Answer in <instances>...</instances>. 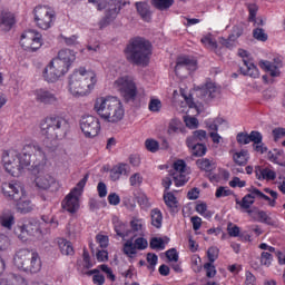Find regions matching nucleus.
I'll use <instances>...</instances> for the list:
<instances>
[{"mask_svg": "<svg viewBox=\"0 0 285 285\" xmlns=\"http://www.w3.org/2000/svg\"><path fill=\"white\" fill-rule=\"evenodd\" d=\"M55 149L50 146L27 144L22 148V153L14 149L3 150L1 155L2 166L11 177H21L26 173V168L33 164L35 168L46 166L48 157Z\"/></svg>", "mask_w": 285, "mask_h": 285, "instance_id": "obj_1", "label": "nucleus"}, {"mask_svg": "<svg viewBox=\"0 0 285 285\" xmlns=\"http://www.w3.org/2000/svg\"><path fill=\"white\" fill-rule=\"evenodd\" d=\"M94 110L108 124H119L126 115L124 102L115 96L99 97L95 100Z\"/></svg>", "mask_w": 285, "mask_h": 285, "instance_id": "obj_2", "label": "nucleus"}, {"mask_svg": "<svg viewBox=\"0 0 285 285\" xmlns=\"http://www.w3.org/2000/svg\"><path fill=\"white\" fill-rule=\"evenodd\" d=\"M97 86V73L92 70H86L80 67L76 69L69 77V92L73 97H86L95 90Z\"/></svg>", "mask_w": 285, "mask_h": 285, "instance_id": "obj_3", "label": "nucleus"}, {"mask_svg": "<svg viewBox=\"0 0 285 285\" xmlns=\"http://www.w3.org/2000/svg\"><path fill=\"white\" fill-rule=\"evenodd\" d=\"M125 57L134 66H147L153 57V43L141 37L131 39L124 50Z\"/></svg>", "mask_w": 285, "mask_h": 285, "instance_id": "obj_4", "label": "nucleus"}, {"mask_svg": "<svg viewBox=\"0 0 285 285\" xmlns=\"http://www.w3.org/2000/svg\"><path fill=\"white\" fill-rule=\"evenodd\" d=\"M2 193L7 199L16 202V208L18 213L28 215L35 210V204L30 200L28 193L23 188V185L19 181H11L2 184Z\"/></svg>", "mask_w": 285, "mask_h": 285, "instance_id": "obj_5", "label": "nucleus"}, {"mask_svg": "<svg viewBox=\"0 0 285 285\" xmlns=\"http://www.w3.org/2000/svg\"><path fill=\"white\" fill-rule=\"evenodd\" d=\"M39 128L47 139H63L70 130V122L61 116H49L40 120Z\"/></svg>", "mask_w": 285, "mask_h": 285, "instance_id": "obj_6", "label": "nucleus"}, {"mask_svg": "<svg viewBox=\"0 0 285 285\" xmlns=\"http://www.w3.org/2000/svg\"><path fill=\"white\" fill-rule=\"evenodd\" d=\"M51 219L48 216H42L41 220L31 218L28 223H18L13 228L14 235L21 242L28 240V237H41V235L48 233V226Z\"/></svg>", "mask_w": 285, "mask_h": 285, "instance_id": "obj_7", "label": "nucleus"}, {"mask_svg": "<svg viewBox=\"0 0 285 285\" xmlns=\"http://www.w3.org/2000/svg\"><path fill=\"white\" fill-rule=\"evenodd\" d=\"M13 266L23 273H39L41 271V257L35 250L19 248L13 255Z\"/></svg>", "mask_w": 285, "mask_h": 285, "instance_id": "obj_8", "label": "nucleus"}, {"mask_svg": "<svg viewBox=\"0 0 285 285\" xmlns=\"http://www.w3.org/2000/svg\"><path fill=\"white\" fill-rule=\"evenodd\" d=\"M32 14L33 21L40 30H50L57 21V11L50 6L39 4L35 7Z\"/></svg>", "mask_w": 285, "mask_h": 285, "instance_id": "obj_9", "label": "nucleus"}, {"mask_svg": "<svg viewBox=\"0 0 285 285\" xmlns=\"http://www.w3.org/2000/svg\"><path fill=\"white\" fill-rule=\"evenodd\" d=\"M126 7V0H107L106 3H99L98 10H105V17L99 21L100 30L108 28L119 17L121 9Z\"/></svg>", "mask_w": 285, "mask_h": 285, "instance_id": "obj_10", "label": "nucleus"}, {"mask_svg": "<svg viewBox=\"0 0 285 285\" xmlns=\"http://www.w3.org/2000/svg\"><path fill=\"white\" fill-rule=\"evenodd\" d=\"M88 181V176H85L77 186L63 198L61 206L67 213H77L79 210V197L86 188V183Z\"/></svg>", "mask_w": 285, "mask_h": 285, "instance_id": "obj_11", "label": "nucleus"}, {"mask_svg": "<svg viewBox=\"0 0 285 285\" xmlns=\"http://www.w3.org/2000/svg\"><path fill=\"white\" fill-rule=\"evenodd\" d=\"M115 88L127 101H135L137 98V83L131 76H122L115 80Z\"/></svg>", "mask_w": 285, "mask_h": 285, "instance_id": "obj_12", "label": "nucleus"}, {"mask_svg": "<svg viewBox=\"0 0 285 285\" xmlns=\"http://www.w3.org/2000/svg\"><path fill=\"white\" fill-rule=\"evenodd\" d=\"M66 75H68V68L63 67L61 62L56 61L55 58L42 70V79L47 83H57Z\"/></svg>", "mask_w": 285, "mask_h": 285, "instance_id": "obj_13", "label": "nucleus"}, {"mask_svg": "<svg viewBox=\"0 0 285 285\" xmlns=\"http://www.w3.org/2000/svg\"><path fill=\"white\" fill-rule=\"evenodd\" d=\"M20 45L26 52H37L43 46V39L39 31L28 30L21 35Z\"/></svg>", "mask_w": 285, "mask_h": 285, "instance_id": "obj_14", "label": "nucleus"}, {"mask_svg": "<svg viewBox=\"0 0 285 285\" xmlns=\"http://www.w3.org/2000/svg\"><path fill=\"white\" fill-rule=\"evenodd\" d=\"M80 130L87 139H95L101 131V122L95 116H82L80 119Z\"/></svg>", "mask_w": 285, "mask_h": 285, "instance_id": "obj_15", "label": "nucleus"}, {"mask_svg": "<svg viewBox=\"0 0 285 285\" xmlns=\"http://www.w3.org/2000/svg\"><path fill=\"white\" fill-rule=\"evenodd\" d=\"M35 99L37 104H42V106H59V97L48 89H36L33 91Z\"/></svg>", "mask_w": 285, "mask_h": 285, "instance_id": "obj_16", "label": "nucleus"}, {"mask_svg": "<svg viewBox=\"0 0 285 285\" xmlns=\"http://www.w3.org/2000/svg\"><path fill=\"white\" fill-rule=\"evenodd\" d=\"M174 171L170 174L173 177L175 186H184L188 181V176H186V161L179 159L174 163Z\"/></svg>", "mask_w": 285, "mask_h": 285, "instance_id": "obj_17", "label": "nucleus"}, {"mask_svg": "<svg viewBox=\"0 0 285 285\" xmlns=\"http://www.w3.org/2000/svg\"><path fill=\"white\" fill-rule=\"evenodd\" d=\"M196 90L202 99L205 100L215 99V97H219V92H222V88L210 80H207L203 86L197 87Z\"/></svg>", "mask_w": 285, "mask_h": 285, "instance_id": "obj_18", "label": "nucleus"}, {"mask_svg": "<svg viewBox=\"0 0 285 285\" xmlns=\"http://www.w3.org/2000/svg\"><path fill=\"white\" fill-rule=\"evenodd\" d=\"M255 197H258L259 199H271V197L262 193L259 189L254 188L250 194L245 195L242 200L236 199V204L240 206V208L248 210V208L255 204Z\"/></svg>", "mask_w": 285, "mask_h": 285, "instance_id": "obj_19", "label": "nucleus"}, {"mask_svg": "<svg viewBox=\"0 0 285 285\" xmlns=\"http://www.w3.org/2000/svg\"><path fill=\"white\" fill-rule=\"evenodd\" d=\"M53 59L60 62V66H62L63 68H67V71H68L70 70V67L72 66V63H75L77 56L75 55V51L70 49H62L58 52V57Z\"/></svg>", "mask_w": 285, "mask_h": 285, "instance_id": "obj_20", "label": "nucleus"}, {"mask_svg": "<svg viewBox=\"0 0 285 285\" xmlns=\"http://www.w3.org/2000/svg\"><path fill=\"white\" fill-rule=\"evenodd\" d=\"M179 70H188L189 72H195L197 70V60L183 56L177 59L175 72L179 75Z\"/></svg>", "mask_w": 285, "mask_h": 285, "instance_id": "obj_21", "label": "nucleus"}, {"mask_svg": "<svg viewBox=\"0 0 285 285\" xmlns=\"http://www.w3.org/2000/svg\"><path fill=\"white\" fill-rule=\"evenodd\" d=\"M14 14L3 8H0V30L9 32V30H12V26H14Z\"/></svg>", "mask_w": 285, "mask_h": 285, "instance_id": "obj_22", "label": "nucleus"}, {"mask_svg": "<svg viewBox=\"0 0 285 285\" xmlns=\"http://www.w3.org/2000/svg\"><path fill=\"white\" fill-rule=\"evenodd\" d=\"M129 173L130 166H128V164L120 163L110 169L109 177L111 181H119L121 177L128 176Z\"/></svg>", "mask_w": 285, "mask_h": 285, "instance_id": "obj_23", "label": "nucleus"}, {"mask_svg": "<svg viewBox=\"0 0 285 285\" xmlns=\"http://www.w3.org/2000/svg\"><path fill=\"white\" fill-rule=\"evenodd\" d=\"M36 186L41 190H49V188H55L57 186V180L50 174H40L36 178Z\"/></svg>", "mask_w": 285, "mask_h": 285, "instance_id": "obj_24", "label": "nucleus"}, {"mask_svg": "<svg viewBox=\"0 0 285 285\" xmlns=\"http://www.w3.org/2000/svg\"><path fill=\"white\" fill-rule=\"evenodd\" d=\"M256 177L259 181H275L277 173L268 167H256Z\"/></svg>", "mask_w": 285, "mask_h": 285, "instance_id": "obj_25", "label": "nucleus"}, {"mask_svg": "<svg viewBox=\"0 0 285 285\" xmlns=\"http://www.w3.org/2000/svg\"><path fill=\"white\" fill-rule=\"evenodd\" d=\"M0 226L6 230H12V226H14V213L10 209H4L0 214Z\"/></svg>", "mask_w": 285, "mask_h": 285, "instance_id": "obj_26", "label": "nucleus"}, {"mask_svg": "<svg viewBox=\"0 0 285 285\" xmlns=\"http://www.w3.org/2000/svg\"><path fill=\"white\" fill-rule=\"evenodd\" d=\"M248 215H253V217L256 219V222H259L261 224H267V226H275V220L268 215V213L264 210H247Z\"/></svg>", "mask_w": 285, "mask_h": 285, "instance_id": "obj_27", "label": "nucleus"}, {"mask_svg": "<svg viewBox=\"0 0 285 285\" xmlns=\"http://www.w3.org/2000/svg\"><path fill=\"white\" fill-rule=\"evenodd\" d=\"M240 72L247 77H253V79L259 78V69L252 60H245L244 67H240Z\"/></svg>", "mask_w": 285, "mask_h": 285, "instance_id": "obj_28", "label": "nucleus"}, {"mask_svg": "<svg viewBox=\"0 0 285 285\" xmlns=\"http://www.w3.org/2000/svg\"><path fill=\"white\" fill-rule=\"evenodd\" d=\"M135 6L140 19L147 22L150 21L153 14L150 12V4L148 2H136Z\"/></svg>", "mask_w": 285, "mask_h": 285, "instance_id": "obj_29", "label": "nucleus"}, {"mask_svg": "<svg viewBox=\"0 0 285 285\" xmlns=\"http://www.w3.org/2000/svg\"><path fill=\"white\" fill-rule=\"evenodd\" d=\"M259 66L263 70L269 72L271 77H279V62L275 65L268 60H261Z\"/></svg>", "mask_w": 285, "mask_h": 285, "instance_id": "obj_30", "label": "nucleus"}, {"mask_svg": "<svg viewBox=\"0 0 285 285\" xmlns=\"http://www.w3.org/2000/svg\"><path fill=\"white\" fill-rule=\"evenodd\" d=\"M207 128L217 132V130H226L228 128V121L224 118H215L214 120L207 121Z\"/></svg>", "mask_w": 285, "mask_h": 285, "instance_id": "obj_31", "label": "nucleus"}, {"mask_svg": "<svg viewBox=\"0 0 285 285\" xmlns=\"http://www.w3.org/2000/svg\"><path fill=\"white\" fill-rule=\"evenodd\" d=\"M248 150L242 149L233 154V160L237 166H246L248 164Z\"/></svg>", "mask_w": 285, "mask_h": 285, "instance_id": "obj_32", "label": "nucleus"}, {"mask_svg": "<svg viewBox=\"0 0 285 285\" xmlns=\"http://www.w3.org/2000/svg\"><path fill=\"white\" fill-rule=\"evenodd\" d=\"M122 253L129 257V259H135V257H137V246L132 239L126 240L122 246Z\"/></svg>", "mask_w": 285, "mask_h": 285, "instance_id": "obj_33", "label": "nucleus"}, {"mask_svg": "<svg viewBox=\"0 0 285 285\" xmlns=\"http://www.w3.org/2000/svg\"><path fill=\"white\" fill-rule=\"evenodd\" d=\"M114 224V229L116 235H118V237H128V225H126L125 223H122L121 220L115 218L112 220Z\"/></svg>", "mask_w": 285, "mask_h": 285, "instance_id": "obj_34", "label": "nucleus"}, {"mask_svg": "<svg viewBox=\"0 0 285 285\" xmlns=\"http://www.w3.org/2000/svg\"><path fill=\"white\" fill-rule=\"evenodd\" d=\"M58 246L62 255H75V248L72 247V243H70V240H67L66 238H59Z\"/></svg>", "mask_w": 285, "mask_h": 285, "instance_id": "obj_35", "label": "nucleus"}, {"mask_svg": "<svg viewBox=\"0 0 285 285\" xmlns=\"http://www.w3.org/2000/svg\"><path fill=\"white\" fill-rule=\"evenodd\" d=\"M150 217H151V226L154 228H161V225L164 224V215L161 214V210L159 209H153L150 212Z\"/></svg>", "mask_w": 285, "mask_h": 285, "instance_id": "obj_36", "label": "nucleus"}, {"mask_svg": "<svg viewBox=\"0 0 285 285\" xmlns=\"http://www.w3.org/2000/svg\"><path fill=\"white\" fill-rule=\"evenodd\" d=\"M206 140V130H196L193 136L188 137L186 140L187 146H193V142L199 144V141Z\"/></svg>", "mask_w": 285, "mask_h": 285, "instance_id": "obj_37", "label": "nucleus"}, {"mask_svg": "<svg viewBox=\"0 0 285 285\" xmlns=\"http://www.w3.org/2000/svg\"><path fill=\"white\" fill-rule=\"evenodd\" d=\"M196 166L200 170H205V173H212V170H215V163L209 160L208 158H202L196 161Z\"/></svg>", "mask_w": 285, "mask_h": 285, "instance_id": "obj_38", "label": "nucleus"}, {"mask_svg": "<svg viewBox=\"0 0 285 285\" xmlns=\"http://www.w3.org/2000/svg\"><path fill=\"white\" fill-rule=\"evenodd\" d=\"M164 199L166 206L171 210V213L177 212V197H175V194L168 191L164 194Z\"/></svg>", "mask_w": 285, "mask_h": 285, "instance_id": "obj_39", "label": "nucleus"}, {"mask_svg": "<svg viewBox=\"0 0 285 285\" xmlns=\"http://www.w3.org/2000/svg\"><path fill=\"white\" fill-rule=\"evenodd\" d=\"M188 148L191 149L194 157H204L206 155V145L199 142H193L191 145H187Z\"/></svg>", "mask_w": 285, "mask_h": 285, "instance_id": "obj_40", "label": "nucleus"}, {"mask_svg": "<svg viewBox=\"0 0 285 285\" xmlns=\"http://www.w3.org/2000/svg\"><path fill=\"white\" fill-rule=\"evenodd\" d=\"M130 226L134 233H144V228H146V220L144 218L134 217L130 220Z\"/></svg>", "mask_w": 285, "mask_h": 285, "instance_id": "obj_41", "label": "nucleus"}, {"mask_svg": "<svg viewBox=\"0 0 285 285\" xmlns=\"http://www.w3.org/2000/svg\"><path fill=\"white\" fill-rule=\"evenodd\" d=\"M95 264L90 259V254L88 253V249H83L82 252V262L79 264V268H82V271H89V268H92Z\"/></svg>", "mask_w": 285, "mask_h": 285, "instance_id": "obj_42", "label": "nucleus"}, {"mask_svg": "<svg viewBox=\"0 0 285 285\" xmlns=\"http://www.w3.org/2000/svg\"><path fill=\"white\" fill-rule=\"evenodd\" d=\"M173 3H175V0H151V6L157 10H168Z\"/></svg>", "mask_w": 285, "mask_h": 285, "instance_id": "obj_43", "label": "nucleus"}, {"mask_svg": "<svg viewBox=\"0 0 285 285\" xmlns=\"http://www.w3.org/2000/svg\"><path fill=\"white\" fill-rule=\"evenodd\" d=\"M86 275H88V277L94 275V277H92L94 284L104 285L106 283V277H104V275L99 274V269H91L89 272H86Z\"/></svg>", "mask_w": 285, "mask_h": 285, "instance_id": "obj_44", "label": "nucleus"}, {"mask_svg": "<svg viewBox=\"0 0 285 285\" xmlns=\"http://www.w3.org/2000/svg\"><path fill=\"white\" fill-rule=\"evenodd\" d=\"M149 246L153 250H164L166 248V243L164 238L154 237L151 238Z\"/></svg>", "mask_w": 285, "mask_h": 285, "instance_id": "obj_45", "label": "nucleus"}, {"mask_svg": "<svg viewBox=\"0 0 285 285\" xmlns=\"http://www.w3.org/2000/svg\"><path fill=\"white\" fill-rule=\"evenodd\" d=\"M238 37H242V32H237L235 35H230L228 39L220 38L222 46H225V48H235V40L238 39Z\"/></svg>", "mask_w": 285, "mask_h": 285, "instance_id": "obj_46", "label": "nucleus"}, {"mask_svg": "<svg viewBox=\"0 0 285 285\" xmlns=\"http://www.w3.org/2000/svg\"><path fill=\"white\" fill-rule=\"evenodd\" d=\"M273 252H262L261 254V264L262 266H271L273 264Z\"/></svg>", "mask_w": 285, "mask_h": 285, "instance_id": "obj_47", "label": "nucleus"}, {"mask_svg": "<svg viewBox=\"0 0 285 285\" xmlns=\"http://www.w3.org/2000/svg\"><path fill=\"white\" fill-rule=\"evenodd\" d=\"M148 110L150 112H160L161 111V100L157 98H150Z\"/></svg>", "mask_w": 285, "mask_h": 285, "instance_id": "obj_48", "label": "nucleus"}, {"mask_svg": "<svg viewBox=\"0 0 285 285\" xmlns=\"http://www.w3.org/2000/svg\"><path fill=\"white\" fill-rule=\"evenodd\" d=\"M190 262L194 273H202V257L199 255H193Z\"/></svg>", "mask_w": 285, "mask_h": 285, "instance_id": "obj_49", "label": "nucleus"}, {"mask_svg": "<svg viewBox=\"0 0 285 285\" xmlns=\"http://www.w3.org/2000/svg\"><path fill=\"white\" fill-rule=\"evenodd\" d=\"M10 248V237L8 235L0 233V253H3Z\"/></svg>", "mask_w": 285, "mask_h": 285, "instance_id": "obj_50", "label": "nucleus"}, {"mask_svg": "<svg viewBox=\"0 0 285 285\" xmlns=\"http://www.w3.org/2000/svg\"><path fill=\"white\" fill-rule=\"evenodd\" d=\"M184 122L187 128H190L191 130H195V128L199 126V120L193 116H184Z\"/></svg>", "mask_w": 285, "mask_h": 285, "instance_id": "obj_51", "label": "nucleus"}, {"mask_svg": "<svg viewBox=\"0 0 285 285\" xmlns=\"http://www.w3.org/2000/svg\"><path fill=\"white\" fill-rule=\"evenodd\" d=\"M233 191L228 187L220 186L216 189L215 197L222 199V197H230Z\"/></svg>", "mask_w": 285, "mask_h": 285, "instance_id": "obj_52", "label": "nucleus"}, {"mask_svg": "<svg viewBox=\"0 0 285 285\" xmlns=\"http://www.w3.org/2000/svg\"><path fill=\"white\" fill-rule=\"evenodd\" d=\"M136 199L141 208H150V202L148 200V196H146L144 193H138Z\"/></svg>", "mask_w": 285, "mask_h": 285, "instance_id": "obj_53", "label": "nucleus"}, {"mask_svg": "<svg viewBox=\"0 0 285 285\" xmlns=\"http://www.w3.org/2000/svg\"><path fill=\"white\" fill-rule=\"evenodd\" d=\"M145 148H147L149 153H157V150H159V142L155 139H147L145 141Z\"/></svg>", "mask_w": 285, "mask_h": 285, "instance_id": "obj_54", "label": "nucleus"}, {"mask_svg": "<svg viewBox=\"0 0 285 285\" xmlns=\"http://www.w3.org/2000/svg\"><path fill=\"white\" fill-rule=\"evenodd\" d=\"M236 140L237 144H239L240 146H246L250 144V135H248L247 132H238L236 136Z\"/></svg>", "mask_w": 285, "mask_h": 285, "instance_id": "obj_55", "label": "nucleus"}, {"mask_svg": "<svg viewBox=\"0 0 285 285\" xmlns=\"http://www.w3.org/2000/svg\"><path fill=\"white\" fill-rule=\"evenodd\" d=\"M204 269L206 271V277H208L209 279H213V277L217 275V269L215 268V265H213V263L210 262L204 265Z\"/></svg>", "mask_w": 285, "mask_h": 285, "instance_id": "obj_56", "label": "nucleus"}, {"mask_svg": "<svg viewBox=\"0 0 285 285\" xmlns=\"http://www.w3.org/2000/svg\"><path fill=\"white\" fill-rule=\"evenodd\" d=\"M207 257L210 263H215L217 261V257H219V248L215 246L209 247L207 250Z\"/></svg>", "mask_w": 285, "mask_h": 285, "instance_id": "obj_57", "label": "nucleus"}, {"mask_svg": "<svg viewBox=\"0 0 285 285\" xmlns=\"http://www.w3.org/2000/svg\"><path fill=\"white\" fill-rule=\"evenodd\" d=\"M129 184L130 186H135V187L141 186V184H144V177L141 176V174L136 173L130 176Z\"/></svg>", "mask_w": 285, "mask_h": 285, "instance_id": "obj_58", "label": "nucleus"}, {"mask_svg": "<svg viewBox=\"0 0 285 285\" xmlns=\"http://www.w3.org/2000/svg\"><path fill=\"white\" fill-rule=\"evenodd\" d=\"M196 213L202 215V217H210V212H208V206L205 203L196 205Z\"/></svg>", "mask_w": 285, "mask_h": 285, "instance_id": "obj_59", "label": "nucleus"}, {"mask_svg": "<svg viewBox=\"0 0 285 285\" xmlns=\"http://www.w3.org/2000/svg\"><path fill=\"white\" fill-rule=\"evenodd\" d=\"M254 39H257V41H268V35L264 32V29H255L253 31Z\"/></svg>", "mask_w": 285, "mask_h": 285, "instance_id": "obj_60", "label": "nucleus"}, {"mask_svg": "<svg viewBox=\"0 0 285 285\" xmlns=\"http://www.w3.org/2000/svg\"><path fill=\"white\" fill-rule=\"evenodd\" d=\"M134 245H136L137 250H146L148 248V240L144 237H138L135 239Z\"/></svg>", "mask_w": 285, "mask_h": 285, "instance_id": "obj_61", "label": "nucleus"}, {"mask_svg": "<svg viewBox=\"0 0 285 285\" xmlns=\"http://www.w3.org/2000/svg\"><path fill=\"white\" fill-rule=\"evenodd\" d=\"M227 233L229 235V237H239V226L237 225H233V223H229L227 226Z\"/></svg>", "mask_w": 285, "mask_h": 285, "instance_id": "obj_62", "label": "nucleus"}, {"mask_svg": "<svg viewBox=\"0 0 285 285\" xmlns=\"http://www.w3.org/2000/svg\"><path fill=\"white\" fill-rule=\"evenodd\" d=\"M202 45L206 46V48L215 49L217 48V41H215L213 38L206 36L202 38Z\"/></svg>", "mask_w": 285, "mask_h": 285, "instance_id": "obj_63", "label": "nucleus"}, {"mask_svg": "<svg viewBox=\"0 0 285 285\" xmlns=\"http://www.w3.org/2000/svg\"><path fill=\"white\" fill-rule=\"evenodd\" d=\"M262 132L259 131H250L249 134V142L253 141V145L262 144Z\"/></svg>", "mask_w": 285, "mask_h": 285, "instance_id": "obj_64", "label": "nucleus"}]
</instances>
